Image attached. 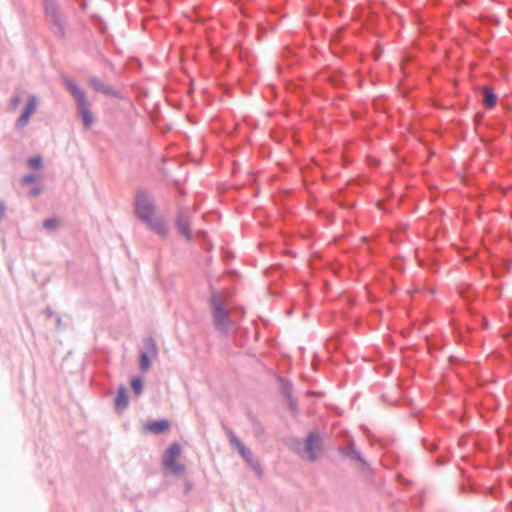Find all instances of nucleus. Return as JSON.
<instances>
[{
  "label": "nucleus",
  "instance_id": "2eb2a0df",
  "mask_svg": "<svg viewBox=\"0 0 512 512\" xmlns=\"http://www.w3.org/2000/svg\"><path fill=\"white\" fill-rule=\"evenodd\" d=\"M149 357H150V355H148L147 353H142L140 356V368L143 371L148 370L150 367Z\"/></svg>",
  "mask_w": 512,
  "mask_h": 512
},
{
  "label": "nucleus",
  "instance_id": "aec40b11",
  "mask_svg": "<svg viewBox=\"0 0 512 512\" xmlns=\"http://www.w3.org/2000/svg\"><path fill=\"white\" fill-rule=\"evenodd\" d=\"M20 103V98L18 96L13 97L10 101V107L12 110H15Z\"/></svg>",
  "mask_w": 512,
  "mask_h": 512
},
{
  "label": "nucleus",
  "instance_id": "9d476101",
  "mask_svg": "<svg viewBox=\"0 0 512 512\" xmlns=\"http://www.w3.org/2000/svg\"><path fill=\"white\" fill-rule=\"evenodd\" d=\"M483 95L485 106L488 108L494 107L497 101V96L489 86L483 87Z\"/></svg>",
  "mask_w": 512,
  "mask_h": 512
},
{
  "label": "nucleus",
  "instance_id": "f257e3e1",
  "mask_svg": "<svg viewBox=\"0 0 512 512\" xmlns=\"http://www.w3.org/2000/svg\"><path fill=\"white\" fill-rule=\"evenodd\" d=\"M135 213L150 229L161 236L168 234L164 219L158 214L152 198L144 192H139L135 200Z\"/></svg>",
  "mask_w": 512,
  "mask_h": 512
},
{
  "label": "nucleus",
  "instance_id": "412c9836",
  "mask_svg": "<svg viewBox=\"0 0 512 512\" xmlns=\"http://www.w3.org/2000/svg\"><path fill=\"white\" fill-rule=\"evenodd\" d=\"M38 194H39V190H38V189H33V190L31 191V195H32V196H36V195H38Z\"/></svg>",
  "mask_w": 512,
  "mask_h": 512
},
{
  "label": "nucleus",
  "instance_id": "6e6552de",
  "mask_svg": "<svg viewBox=\"0 0 512 512\" xmlns=\"http://www.w3.org/2000/svg\"><path fill=\"white\" fill-rule=\"evenodd\" d=\"M170 428V423L168 420L161 419L154 422H151L145 426V429L154 434L163 433Z\"/></svg>",
  "mask_w": 512,
  "mask_h": 512
},
{
  "label": "nucleus",
  "instance_id": "f8f14e48",
  "mask_svg": "<svg viewBox=\"0 0 512 512\" xmlns=\"http://www.w3.org/2000/svg\"><path fill=\"white\" fill-rule=\"evenodd\" d=\"M178 229L187 240L190 239V230H189V222L183 219H179L177 221Z\"/></svg>",
  "mask_w": 512,
  "mask_h": 512
},
{
  "label": "nucleus",
  "instance_id": "4468645a",
  "mask_svg": "<svg viewBox=\"0 0 512 512\" xmlns=\"http://www.w3.org/2000/svg\"><path fill=\"white\" fill-rule=\"evenodd\" d=\"M146 352L150 357L155 358L157 356V345L154 340L148 339L145 342Z\"/></svg>",
  "mask_w": 512,
  "mask_h": 512
},
{
  "label": "nucleus",
  "instance_id": "dca6fc26",
  "mask_svg": "<svg viewBox=\"0 0 512 512\" xmlns=\"http://www.w3.org/2000/svg\"><path fill=\"white\" fill-rule=\"evenodd\" d=\"M28 163L31 168L39 169L42 166V159L40 156H34L28 160Z\"/></svg>",
  "mask_w": 512,
  "mask_h": 512
},
{
  "label": "nucleus",
  "instance_id": "f3484780",
  "mask_svg": "<svg viewBox=\"0 0 512 512\" xmlns=\"http://www.w3.org/2000/svg\"><path fill=\"white\" fill-rule=\"evenodd\" d=\"M131 386H132L134 393L137 396H139L142 392V387H143L142 381L140 379H134V380H132Z\"/></svg>",
  "mask_w": 512,
  "mask_h": 512
},
{
  "label": "nucleus",
  "instance_id": "0eeeda50",
  "mask_svg": "<svg viewBox=\"0 0 512 512\" xmlns=\"http://www.w3.org/2000/svg\"><path fill=\"white\" fill-rule=\"evenodd\" d=\"M321 439L318 435L311 433L305 444V449L308 454V458L310 460H314L316 458V451L320 448Z\"/></svg>",
  "mask_w": 512,
  "mask_h": 512
},
{
  "label": "nucleus",
  "instance_id": "9b49d317",
  "mask_svg": "<svg viewBox=\"0 0 512 512\" xmlns=\"http://www.w3.org/2000/svg\"><path fill=\"white\" fill-rule=\"evenodd\" d=\"M89 82H90L91 86L96 91L104 93V94L111 93L110 87L108 85H106L105 83H103L100 79L94 77V78H91Z\"/></svg>",
  "mask_w": 512,
  "mask_h": 512
},
{
  "label": "nucleus",
  "instance_id": "20e7f679",
  "mask_svg": "<svg viewBox=\"0 0 512 512\" xmlns=\"http://www.w3.org/2000/svg\"><path fill=\"white\" fill-rule=\"evenodd\" d=\"M44 7L47 19L52 23L54 32L63 35L64 25L61 13L59 12L54 0H44Z\"/></svg>",
  "mask_w": 512,
  "mask_h": 512
},
{
  "label": "nucleus",
  "instance_id": "6ab92c4d",
  "mask_svg": "<svg viewBox=\"0 0 512 512\" xmlns=\"http://www.w3.org/2000/svg\"><path fill=\"white\" fill-rule=\"evenodd\" d=\"M37 179L38 177L36 175H27L22 178V182L28 184L36 181Z\"/></svg>",
  "mask_w": 512,
  "mask_h": 512
},
{
  "label": "nucleus",
  "instance_id": "423d86ee",
  "mask_svg": "<svg viewBox=\"0 0 512 512\" xmlns=\"http://www.w3.org/2000/svg\"><path fill=\"white\" fill-rule=\"evenodd\" d=\"M36 107H37V97L31 96L28 99L27 105H26L23 113L20 115V117L17 120L16 126L18 128H24L27 125L30 116L32 114H34V112L36 111Z\"/></svg>",
  "mask_w": 512,
  "mask_h": 512
},
{
  "label": "nucleus",
  "instance_id": "ddd939ff",
  "mask_svg": "<svg viewBox=\"0 0 512 512\" xmlns=\"http://www.w3.org/2000/svg\"><path fill=\"white\" fill-rule=\"evenodd\" d=\"M230 439H231L232 444L239 450L240 454L245 459L248 460L249 456L251 455L250 451L247 450L236 437L232 436Z\"/></svg>",
  "mask_w": 512,
  "mask_h": 512
},
{
  "label": "nucleus",
  "instance_id": "7ed1b4c3",
  "mask_svg": "<svg viewBox=\"0 0 512 512\" xmlns=\"http://www.w3.org/2000/svg\"><path fill=\"white\" fill-rule=\"evenodd\" d=\"M182 448L180 444L173 443L170 447L165 451L163 455V465L165 469L174 474H181L185 470V466L181 463H178L176 459L180 456Z\"/></svg>",
  "mask_w": 512,
  "mask_h": 512
},
{
  "label": "nucleus",
  "instance_id": "f03ea898",
  "mask_svg": "<svg viewBox=\"0 0 512 512\" xmlns=\"http://www.w3.org/2000/svg\"><path fill=\"white\" fill-rule=\"evenodd\" d=\"M65 85L77 103L84 127L89 128L94 123L95 117L91 112L90 103L86 97L85 92L70 79L65 80Z\"/></svg>",
  "mask_w": 512,
  "mask_h": 512
},
{
  "label": "nucleus",
  "instance_id": "39448f33",
  "mask_svg": "<svg viewBox=\"0 0 512 512\" xmlns=\"http://www.w3.org/2000/svg\"><path fill=\"white\" fill-rule=\"evenodd\" d=\"M213 319L218 328H223L228 323V311L224 307L222 301L213 297Z\"/></svg>",
  "mask_w": 512,
  "mask_h": 512
},
{
  "label": "nucleus",
  "instance_id": "a211bd4d",
  "mask_svg": "<svg viewBox=\"0 0 512 512\" xmlns=\"http://www.w3.org/2000/svg\"><path fill=\"white\" fill-rule=\"evenodd\" d=\"M59 222L57 219H47L43 222V226L46 229H53L58 226Z\"/></svg>",
  "mask_w": 512,
  "mask_h": 512
},
{
  "label": "nucleus",
  "instance_id": "1a4fd4ad",
  "mask_svg": "<svg viewBox=\"0 0 512 512\" xmlns=\"http://www.w3.org/2000/svg\"><path fill=\"white\" fill-rule=\"evenodd\" d=\"M129 400L125 387H120L115 399V406L118 410H123L128 406Z\"/></svg>",
  "mask_w": 512,
  "mask_h": 512
}]
</instances>
